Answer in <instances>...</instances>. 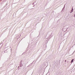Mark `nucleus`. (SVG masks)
Here are the masks:
<instances>
[{
	"label": "nucleus",
	"mask_w": 75,
	"mask_h": 75,
	"mask_svg": "<svg viewBox=\"0 0 75 75\" xmlns=\"http://www.w3.org/2000/svg\"><path fill=\"white\" fill-rule=\"evenodd\" d=\"M32 65V64H31L29 65H28L29 67H30V66H31Z\"/></svg>",
	"instance_id": "obj_3"
},
{
	"label": "nucleus",
	"mask_w": 75,
	"mask_h": 75,
	"mask_svg": "<svg viewBox=\"0 0 75 75\" xmlns=\"http://www.w3.org/2000/svg\"><path fill=\"white\" fill-rule=\"evenodd\" d=\"M75 16L74 15V17H75Z\"/></svg>",
	"instance_id": "obj_7"
},
{
	"label": "nucleus",
	"mask_w": 75,
	"mask_h": 75,
	"mask_svg": "<svg viewBox=\"0 0 75 75\" xmlns=\"http://www.w3.org/2000/svg\"><path fill=\"white\" fill-rule=\"evenodd\" d=\"M72 12L71 11H70V13H72Z\"/></svg>",
	"instance_id": "obj_4"
},
{
	"label": "nucleus",
	"mask_w": 75,
	"mask_h": 75,
	"mask_svg": "<svg viewBox=\"0 0 75 75\" xmlns=\"http://www.w3.org/2000/svg\"><path fill=\"white\" fill-rule=\"evenodd\" d=\"M66 61H67V60H65V62H66Z\"/></svg>",
	"instance_id": "obj_5"
},
{
	"label": "nucleus",
	"mask_w": 75,
	"mask_h": 75,
	"mask_svg": "<svg viewBox=\"0 0 75 75\" xmlns=\"http://www.w3.org/2000/svg\"><path fill=\"white\" fill-rule=\"evenodd\" d=\"M74 59H72L71 60V62H73V61H74Z\"/></svg>",
	"instance_id": "obj_2"
},
{
	"label": "nucleus",
	"mask_w": 75,
	"mask_h": 75,
	"mask_svg": "<svg viewBox=\"0 0 75 75\" xmlns=\"http://www.w3.org/2000/svg\"><path fill=\"white\" fill-rule=\"evenodd\" d=\"M73 11H74V9L73 8H72V9L71 10V12H73Z\"/></svg>",
	"instance_id": "obj_1"
},
{
	"label": "nucleus",
	"mask_w": 75,
	"mask_h": 75,
	"mask_svg": "<svg viewBox=\"0 0 75 75\" xmlns=\"http://www.w3.org/2000/svg\"><path fill=\"white\" fill-rule=\"evenodd\" d=\"M1 0V1H2V0Z\"/></svg>",
	"instance_id": "obj_6"
}]
</instances>
